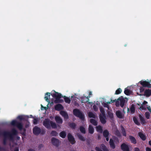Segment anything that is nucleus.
I'll list each match as a JSON object with an SVG mask.
<instances>
[{
    "instance_id": "nucleus-21",
    "label": "nucleus",
    "mask_w": 151,
    "mask_h": 151,
    "mask_svg": "<svg viewBox=\"0 0 151 151\" xmlns=\"http://www.w3.org/2000/svg\"><path fill=\"white\" fill-rule=\"evenodd\" d=\"M55 120L58 123L62 124L63 122V120L59 116H56L55 118Z\"/></svg>"
},
{
    "instance_id": "nucleus-36",
    "label": "nucleus",
    "mask_w": 151,
    "mask_h": 151,
    "mask_svg": "<svg viewBox=\"0 0 151 151\" xmlns=\"http://www.w3.org/2000/svg\"><path fill=\"white\" fill-rule=\"evenodd\" d=\"M101 147L103 151H109V150L104 144H101Z\"/></svg>"
},
{
    "instance_id": "nucleus-19",
    "label": "nucleus",
    "mask_w": 151,
    "mask_h": 151,
    "mask_svg": "<svg viewBox=\"0 0 151 151\" xmlns=\"http://www.w3.org/2000/svg\"><path fill=\"white\" fill-rule=\"evenodd\" d=\"M50 93L47 92L45 94V100L49 103H50V100L49 99H50Z\"/></svg>"
},
{
    "instance_id": "nucleus-8",
    "label": "nucleus",
    "mask_w": 151,
    "mask_h": 151,
    "mask_svg": "<svg viewBox=\"0 0 151 151\" xmlns=\"http://www.w3.org/2000/svg\"><path fill=\"white\" fill-rule=\"evenodd\" d=\"M139 83L143 87H147L149 88L151 87V84L149 82L141 81Z\"/></svg>"
},
{
    "instance_id": "nucleus-25",
    "label": "nucleus",
    "mask_w": 151,
    "mask_h": 151,
    "mask_svg": "<svg viewBox=\"0 0 151 151\" xmlns=\"http://www.w3.org/2000/svg\"><path fill=\"white\" fill-rule=\"evenodd\" d=\"M88 132H89L91 134H93L94 132V128L91 125H89L88 127Z\"/></svg>"
},
{
    "instance_id": "nucleus-53",
    "label": "nucleus",
    "mask_w": 151,
    "mask_h": 151,
    "mask_svg": "<svg viewBox=\"0 0 151 151\" xmlns=\"http://www.w3.org/2000/svg\"><path fill=\"white\" fill-rule=\"evenodd\" d=\"M46 131L45 130H41V134H45Z\"/></svg>"
},
{
    "instance_id": "nucleus-43",
    "label": "nucleus",
    "mask_w": 151,
    "mask_h": 151,
    "mask_svg": "<svg viewBox=\"0 0 151 151\" xmlns=\"http://www.w3.org/2000/svg\"><path fill=\"white\" fill-rule=\"evenodd\" d=\"M115 134L116 136H117L118 137H120L121 136V134L119 131L117 129H116L115 130Z\"/></svg>"
},
{
    "instance_id": "nucleus-16",
    "label": "nucleus",
    "mask_w": 151,
    "mask_h": 151,
    "mask_svg": "<svg viewBox=\"0 0 151 151\" xmlns=\"http://www.w3.org/2000/svg\"><path fill=\"white\" fill-rule=\"evenodd\" d=\"M129 137L132 143L135 144L137 143V140L134 137L129 135Z\"/></svg>"
},
{
    "instance_id": "nucleus-49",
    "label": "nucleus",
    "mask_w": 151,
    "mask_h": 151,
    "mask_svg": "<svg viewBox=\"0 0 151 151\" xmlns=\"http://www.w3.org/2000/svg\"><path fill=\"white\" fill-rule=\"evenodd\" d=\"M17 118L20 120H24L25 119V118L22 116H18Z\"/></svg>"
},
{
    "instance_id": "nucleus-34",
    "label": "nucleus",
    "mask_w": 151,
    "mask_h": 151,
    "mask_svg": "<svg viewBox=\"0 0 151 151\" xmlns=\"http://www.w3.org/2000/svg\"><path fill=\"white\" fill-rule=\"evenodd\" d=\"M65 101V103L70 104V98L68 97L65 96H64L63 97Z\"/></svg>"
},
{
    "instance_id": "nucleus-51",
    "label": "nucleus",
    "mask_w": 151,
    "mask_h": 151,
    "mask_svg": "<svg viewBox=\"0 0 151 151\" xmlns=\"http://www.w3.org/2000/svg\"><path fill=\"white\" fill-rule=\"evenodd\" d=\"M38 120L37 118H35L33 120V123L34 124H37Z\"/></svg>"
},
{
    "instance_id": "nucleus-29",
    "label": "nucleus",
    "mask_w": 151,
    "mask_h": 151,
    "mask_svg": "<svg viewBox=\"0 0 151 151\" xmlns=\"http://www.w3.org/2000/svg\"><path fill=\"white\" fill-rule=\"evenodd\" d=\"M116 114L117 117L121 119L123 118L122 114L120 111H117L116 112Z\"/></svg>"
},
{
    "instance_id": "nucleus-63",
    "label": "nucleus",
    "mask_w": 151,
    "mask_h": 151,
    "mask_svg": "<svg viewBox=\"0 0 151 151\" xmlns=\"http://www.w3.org/2000/svg\"><path fill=\"white\" fill-rule=\"evenodd\" d=\"M101 137H100V135H98V138H97V139H101Z\"/></svg>"
},
{
    "instance_id": "nucleus-26",
    "label": "nucleus",
    "mask_w": 151,
    "mask_h": 151,
    "mask_svg": "<svg viewBox=\"0 0 151 151\" xmlns=\"http://www.w3.org/2000/svg\"><path fill=\"white\" fill-rule=\"evenodd\" d=\"M102 133L104 137H106L109 136V132L107 129L104 130Z\"/></svg>"
},
{
    "instance_id": "nucleus-39",
    "label": "nucleus",
    "mask_w": 151,
    "mask_h": 151,
    "mask_svg": "<svg viewBox=\"0 0 151 151\" xmlns=\"http://www.w3.org/2000/svg\"><path fill=\"white\" fill-rule=\"evenodd\" d=\"M130 111L132 113H134L135 111V107L133 104L132 105L130 108Z\"/></svg>"
},
{
    "instance_id": "nucleus-52",
    "label": "nucleus",
    "mask_w": 151,
    "mask_h": 151,
    "mask_svg": "<svg viewBox=\"0 0 151 151\" xmlns=\"http://www.w3.org/2000/svg\"><path fill=\"white\" fill-rule=\"evenodd\" d=\"M41 109L42 110H43L45 109V110H47L48 109V107H44L42 105H41Z\"/></svg>"
},
{
    "instance_id": "nucleus-20",
    "label": "nucleus",
    "mask_w": 151,
    "mask_h": 151,
    "mask_svg": "<svg viewBox=\"0 0 151 151\" xmlns=\"http://www.w3.org/2000/svg\"><path fill=\"white\" fill-rule=\"evenodd\" d=\"M118 100L120 101V106L122 107H123L125 102V100L123 98H120L119 97L118 99Z\"/></svg>"
},
{
    "instance_id": "nucleus-22",
    "label": "nucleus",
    "mask_w": 151,
    "mask_h": 151,
    "mask_svg": "<svg viewBox=\"0 0 151 151\" xmlns=\"http://www.w3.org/2000/svg\"><path fill=\"white\" fill-rule=\"evenodd\" d=\"M76 135L78 137L80 140L83 141H85L86 140L85 138L83 137L81 134L79 133H77L76 134Z\"/></svg>"
},
{
    "instance_id": "nucleus-15",
    "label": "nucleus",
    "mask_w": 151,
    "mask_h": 151,
    "mask_svg": "<svg viewBox=\"0 0 151 151\" xmlns=\"http://www.w3.org/2000/svg\"><path fill=\"white\" fill-rule=\"evenodd\" d=\"M60 114L65 119H67L69 118L68 115L67 113L64 111H61L60 112Z\"/></svg>"
},
{
    "instance_id": "nucleus-64",
    "label": "nucleus",
    "mask_w": 151,
    "mask_h": 151,
    "mask_svg": "<svg viewBox=\"0 0 151 151\" xmlns=\"http://www.w3.org/2000/svg\"><path fill=\"white\" fill-rule=\"evenodd\" d=\"M28 151H35L33 149H30L28 150Z\"/></svg>"
},
{
    "instance_id": "nucleus-50",
    "label": "nucleus",
    "mask_w": 151,
    "mask_h": 151,
    "mask_svg": "<svg viewBox=\"0 0 151 151\" xmlns=\"http://www.w3.org/2000/svg\"><path fill=\"white\" fill-rule=\"evenodd\" d=\"M108 104H109V103H108V102H107L106 103H104L103 105L104 107L107 108H108V109H109V106L108 105Z\"/></svg>"
},
{
    "instance_id": "nucleus-56",
    "label": "nucleus",
    "mask_w": 151,
    "mask_h": 151,
    "mask_svg": "<svg viewBox=\"0 0 151 151\" xmlns=\"http://www.w3.org/2000/svg\"><path fill=\"white\" fill-rule=\"evenodd\" d=\"M43 146H44V145L43 144H40L38 146V148H39V149H40L41 148H42V147H43Z\"/></svg>"
},
{
    "instance_id": "nucleus-12",
    "label": "nucleus",
    "mask_w": 151,
    "mask_h": 151,
    "mask_svg": "<svg viewBox=\"0 0 151 151\" xmlns=\"http://www.w3.org/2000/svg\"><path fill=\"white\" fill-rule=\"evenodd\" d=\"M106 115H99L100 120L101 123L103 124H104L106 123Z\"/></svg>"
},
{
    "instance_id": "nucleus-41",
    "label": "nucleus",
    "mask_w": 151,
    "mask_h": 151,
    "mask_svg": "<svg viewBox=\"0 0 151 151\" xmlns=\"http://www.w3.org/2000/svg\"><path fill=\"white\" fill-rule=\"evenodd\" d=\"M100 111L102 114H100V115H106L104 110L103 108L101 107L100 108Z\"/></svg>"
},
{
    "instance_id": "nucleus-59",
    "label": "nucleus",
    "mask_w": 151,
    "mask_h": 151,
    "mask_svg": "<svg viewBox=\"0 0 151 151\" xmlns=\"http://www.w3.org/2000/svg\"><path fill=\"white\" fill-rule=\"evenodd\" d=\"M14 151H19V149L17 147H16L14 149Z\"/></svg>"
},
{
    "instance_id": "nucleus-5",
    "label": "nucleus",
    "mask_w": 151,
    "mask_h": 151,
    "mask_svg": "<svg viewBox=\"0 0 151 151\" xmlns=\"http://www.w3.org/2000/svg\"><path fill=\"white\" fill-rule=\"evenodd\" d=\"M67 137L68 140L73 145L75 143L76 141L74 138L70 133L68 134Z\"/></svg>"
},
{
    "instance_id": "nucleus-31",
    "label": "nucleus",
    "mask_w": 151,
    "mask_h": 151,
    "mask_svg": "<svg viewBox=\"0 0 151 151\" xmlns=\"http://www.w3.org/2000/svg\"><path fill=\"white\" fill-rule=\"evenodd\" d=\"M79 130L83 134H85L86 133L85 128L82 126H81L79 127Z\"/></svg>"
},
{
    "instance_id": "nucleus-10",
    "label": "nucleus",
    "mask_w": 151,
    "mask_h": 151,
    "mask_svg": "<svg viewBox=\"0 0 151 151\" xmlns=\"http://www.w3.org/2000/svg\"><path fill=\"white\" fill-rule=\"evenodd\" d=\"M121 147L123 151H130L128 145L125 143H123L121 145Z\"/></svg>"
},
{
    "instance_id": "nucleus-24",
    "label": "nucleus",
    "mask_w": 151,
    "mask_h": 151,
    "mask_svg": "<svg viewBox=\"0 0 151 151\" xmlns=\"http://www.w3.org/2000/svg\"><path fill=\"white\" fill-rule=\"evenodd\" d=\"M133 121L134 123L138 126L140 125V123L139 122L137 118L135 116L133 117Z\"/></svg>"
},
{
    "instance_id": "nucleus-45",
    "label": "nucleus",
    "mask_w": 151,
    "mask_h": 151,
    "mask_svg": "<svg viewBox=\"0 0 151 151\" xmlns=\"http://www.w3.org/2000/svg\"><path fill=\"white\" fill-rule=\"evenodd\" d=\"M122 92V90L120 88H118L117 89L115 92V94L118 95L120 94Z\"/></svg>"
},
{
    "instance_id": "nucleus-11",
    "label": "nucleus",
    "mask_w": 151,
    "mask_h": 151,
    "mask_svg": "<svg viewBox=\"0 0 151 151\" xmlns=\"http://www.w3.org/2000/svg\"><path fill=\"white\" fill-rule=\"evenodd\" d=\"M138 116L141 123L142 124H144L147 123L145 119L144 118L143 115L142 114H139Z\"/></svg>"
},
{
    "instance_id": "nucleus-46",
    "label": "nucleus",
    "mask_w": 151,
    "mask_h": 151,
    "mask_svg": "<svg viewBox=\"0 0 151 151\" xmlns=\"http://www.w3.org/2000/svg\"><path fill=\"white\" fill-rule=\"evenodd\" d=\"M145 115L147 119H149L150 118V114L149 112H146L145 113Z\"/></svg>"
},
{
    "instance_id": "nucleus-58",
    "label": "nucleus",
    "mask_w": 151,
    "mask_h": 151,
    "mask_svg": "<svg viewBox=\"0 0 151 151\" xmlns=\"http://www.w3.org/2000/svg\"><path fill=\"white\" fill-rule=\"evenodd\" d=\"M146 151H151V148L149 147H147L146 149Z\"/></svg>"
},
{
    "instance_id": "nucleus-1",
    "label": "nucleus",
    "mask_w": 151,
    "mask_h": 151,
    "mask_svg": "<svg viewBox=\"0 0 151 151\" xmlns=\"http://www.w3.org/2000/svg\"><path fill=\"white\" fill-rule=\"evenodd\" d=\"M2 135L4 138L3 140V143L4 145H6L7 139H9L11 140L13 139L14 137L9 132L4 131L2 132Z\"/></svg>"
},
{
    "instance_id": "nucleus-47",
    "label": "nucleus",
    "mask_w": 151,
    "mask_h": 151,
    "mask_svg": "<svg viewBox=\"0 0 151 151\" xmlns=\"http://www.w3.org/2000/svg\"><path fill=\"white\" fill-rule=\"evenodd\" d=\"M64 101L62 99H59L58 100H55L54 101V102L56 103H61L63 102Z\"/></svg>"
},
{
    "instance_id": "nucleus-48",
    "label": "nucleus",
    "mask_w": 151,
    "mask_h": 151,
    "mask_svg": "<svg viewBox=\"0 0 151 151\" xmlns=\"http://www.w3.org/2000/svg\"><path fill=\"white\" fill-rule=\"evenodd\" d=\"M119 100H118V99L116 100L115 102V105L117 107H118L119 106Z\"/></svg>"
},
{
    "instance_id": "nucleus-35",
    "label": "nucleus",
    "mask_w": 151,
    "mask_h": 151,
    "mask_svg": "<svg viewBox=\"0 0 151 151\" xmlns=\"http://www.w3.org/2000/svg\"><path fill=\"white\" fill-rule=\"evenodd\" d=\"M124 93L127 95H129L132 92L130 90L126 88L124 91Z\"/></svg>"
},
{
    "instance_id": "nucleus-61",
    "label": "nucleus",
    "mask_w": 151,
    "mask_h": 151,
    "mask_svg": "<svg viewBox=\"0 0 151 151\" xmlns=\"http://www.w3.org/2000/svg\"><path fill=\"white\" fill-rule=\"evenodd\" d=\"M147 102L145 101H144L143 103V104H147Z\"/></svg>"
},
{
    "instance_id": "nucleus-44",
    "label": "nucleus",
    "mask_w": 151,
    "mask_h": 151,
    "mask_svg": "<svg viewBox=\"0 0 151 151\" xmlns=\"http://www.w3.org/2000/svg\"><path fill=\"white\" fill-rule=\"evenodd\" d=\"M107 114L108 116L109 117L110 119H111L113 117V113L110 112V111H108L107 112Z\"/></svg>"
},
{
    "instance_id": "nucleus-62",
    "label": "nucleus",
    "mask_w": 151,
    "mask_h": 151,
    "mask_svg": "<svg viewBox=\"0 0 151 151\" xmlns=\"http://www.w3.org/2000/svg\"><path fill=\"white\" fill-rule=\"evenodd\" d=\"M106 139V140L107 141H108L109 140V136L106 137H105Z\"/></svg>"
},
{
    "instance_id": "nucleus-54",
    "label": "nucleus",
    "mask_w": 151,
    "mask_h": 151,
    "mask_svg": "<svg viewBox=\"0 0 151 151\" xmlns=\"http://www.w3.org/2000/svg\"><path fill=\"white\" fill-rule=\"evenodd\" d=\"M116 99L115 100H112L111 99V101L109 102H108V103H109V104H111L112 103L116 101Z\"/></svg>"
},
{
    "instance_id": "nucleus-23",
    "label": "nucleus",
    "mask_w": 151,
    "mask_h": 151,
    "mask_svg": "<svg viewBox=\"0 0 151 151\" xmlns=\"http://www.w3.org/2000/svg\"><path fill=\"white\" fill-rule=\"evenodd\" d=\"M96 130L97 132L100 133H102L103 132L102 127L100 125H99L96 127Z\"/></svg>"
},
{
    "instance_id": "nucleus-13",
    "label": "nucleus",
    "mask_w": 151,
    "mask_h": 151,
    "mask_svg": "<svg viewBox=\"0 0 151 151\" xmlns=\"http://www.w3.org/2000/svg\"><path fill=\"white\" fill-rule=\"evenodd\" d=\"M55 109L56 111H59L63 109V107L62 104H58L55 106Z\"/></svg>"
},
{
    "instance_id": "nucleus-14",
    "label": "nucleus",
    "mask_w": 151,
    "mask_h": 151,
    "mask_svg": "<svg viewBox=\"0 0 151 151\" xmlns=\"http://www.w3.org/2000/svg\"><path fill=\"white\" fill-rule=\"evenodd\" d=\"M109 143L110 147L111 148L114 149L115 148V145L114 143V142L113 140L111 138L110 139Z\"/></svg>"
},
{
    "instance_id": "nucleus-2",
    "label": "nucleus",
    "mask_w": 151,
    "mask_h": 151,
    "mask_svg": "<svg viewBox=\"0 0 151 151\" xmlns=\"http://www.w3.org/2000/svg\"><path fill=\"white\" fill-rule=\"evenodd\" d=\"M73 114L76 116L78 117L80 119L82 120H84L85 119V116L83 114L82 112L79 109H75L73 110Z\"/></svg>"
},
{
    "instance_id": "nucleus-37",
    "label": "nucleus",
    "mask_w": 151,
    "mask_h": 151,
    "mask_svg": "<svg viewBox=\"0 0 151 151\" xmlns=\"http://www.w3.org/2000/svg\"><path fill=\"white\" fill-rule=\"evenodd\" d=\"M88 116L90 118H95L96 116L94 114L91 112H89L88 114Z\"/></svg>"
},
{
    "instance_id": "nucleus-18",
    "label": "nucleus",
    "mask_w": 151,
    "mask_h": 151,
    "mask_svg": "<svg viewBox=\"0 0 151 151\" xmlns=\"http://www.w3.org/2000/svg\"><path fill=\"white\" fill-rule=\"evenodd\" d=\"M144 96L148 97L151 95V90L149 89H146L144 92Z\"/></svg>"
},
{
    "instance_id": "nucleus-38",
    "label": "nucleus",
    "mask_w": 151,
    "mask_h": 151,
    "mask_svg": "<svg viewBox=\"0 0 151 151\" xmlns=\"http://www.w3.org/2000/svg\"><path fill=\"white\" fill-rule=\"evenodd\" d=\"M11 134H12L13 136V135H16L17 134V131L15 129H13L12 130V132L10 133Z\"/></svg>"
},
{
    "instance_id": "nucleus-30",
    "label": "nucleus",
    "mask_w": 151,
    "mask_h": 151,
    "mask_svg": "<svg viewBox=\"0 0 151 151\" xmlns=\"http://www.w3.org/2000/svg\"><path fill=\"white\" fill-rule=\"evenodd\" d=\"M121 129L122 131V133L124 137H126L127 135L126 132L125 128L123 127V126H121Z\"/></svg>"
},
{
    "instance_id": "nucleus-40",
    "label": "nucleus",
    "mask_w": 151,
    "mask_h": 151,
    "mask_svg": "<svg viewBox=\"0 0 151 151\" xmlns=\"http://www.w3.org/2000/svg\"><path fill=\"white\" fill-rule=\"evenodd\" d=\"M50 126L52 127V128L55 129L57 128L56 124L52 121H51Z\"/></svg>"
},
{
    "instance_id": "nucleus-7",
    "label": "nucleus",
    "mask_w": 151,
    "mask_h": 151,
    "mask_svg": "<svg viewBox=\"0 0 151 151\" xmlns=\"http://www.w3.org/2000/svg\"><path fill=\"white\" fill-rule=\"evenodd\" d=\"M54 93H52L51 94L52 96L55 99V100H58L60 99L62 97V95L60 93L56 92L54 91Z\"/></svg>"
},
{
    "instance_id": "nucleus-42",
    "label": "nucleus",
    "mask_w": 151,
    "mask_h": 151,
    "mask_svg": "<svg viewBox=\"0 0 151 151\" xmlns=\"http://www.w3.org/2000/svg\"><path fill=\"white\" fill-rule=\"evenodd\" d=\"M52 136H56L58 135V133L57 132L55 131H52L50 133Z\"/></svg>"
},
{
    "instance_id": "nucleus-6",
    "label": "nucleus",
    "mask_w": 151,
    "mask_h": 151,
    "mask_svg": "<svg viewBox=\"0 0 151 151\" xmlns=\"http://www.w3.org/2000/svg\"><path fill=\"white\" fill-rule=\"evenodd\" d=\"M51 142L52 144L54 145L56 147H58L59 145L60 142L57 139L53 137L51 139Z\"/></svg>"
},
{
    "instance_id": "nucleus-55",
    "label": "nucleus",
    "mask_w": 151,
    "mask_h": 151,
    "mask_svg": "<svg viewBox=\"0 0 151 151\" xmlns=\"http://www.w3.org/2000/svg\"><path fill=\"white\" fill-rule=\"evenodd\" d=\"M144 90V88L143 87H141L140 88V92H142Z\"/></svg>"
},
{
    "instance_id": "nucleus-60",
    "label": "nucleus",
    "mask_w": 151,
    "mask_h": 151,
    "mask_svg": "<svg viewBox=\"0 0 151 151\" xmlns=\"http://www.w3.org/2000/svg\"><path fill=\"white\" fill-rule=\"evenodd\" d=\"M93 107L95 110H96V109H97V106L96 105H94L93 106Z\"/></svg>"
},
{
    "instance_id": "nucleus-57",
    "label": "nucleus",
    "mask_w": 151,
    "mask_h": 151,
    "mask_svg": "<svg viewBox=\"0 0 151 151\" xmlns=\"http://www.w3.org/2000/svg\"><path fill=\"white\" fill-rule=\"evenodd\" d=\"M134 151H140L138 147H135Z\"/></svg>"
},
{
    "instance_id": "nucleus-17",
    "label": "nucleus",
    "mask_w": 151,
    "mask_h": 151,
    "mask_svg": "<svg viewBox=\"0 0 151 151\" xmlns=\"http://www.w3.org/2000/svg\"><path fill=\"white\" fill-rule=\"evenodd\" d=\"M138 134L139 137L142 140L145 141L146 139V135L142 133L139 132Z\"/></svg>"
},
{
    "instance_id": "nucleus-9",
    "label": "nucleus",
    "mask_w": 151,
    "mask_h": 151,
    "mask_svg": "<svg viewBox=\"0 0 151 151\" xmlns=\"http://www.w3.org/2000/svg\"><path fill=\"white\" fill-rule=\"evenodd\" d=\"M33 132L35 135H38L41 132V129L39 127L35 126L33 129Z\"/></svg>"
},
{
    "instance_id": "nucleus-27",
    "label": "nucleus",
    "mask_w": 151,
    "mask_h": 151,
    "mask_svg": "<svg viewBox=\"0 0 151 151\" xmlns=\"http://www.w3.org/2000/svg\"><path fill=\"white\" fill-rule=\"evenodd\" d=\"M59 135L62 138H65L66 135V132L65 131H62L60 133Z\"/></svg>"
},
{
    "instance_id": "nucleus-32",
    "label": "nucleus",
    "mask_w": 151,
    "mask_h": 151,
    "mask_svg": "<svg viewBox=\"0 0 151 151\" xmlns=\"http://www.w3.org/2000/svg\"><path fill=\"white\" fill-rule=\"evenodd\" d=\"M69 126L73 129H74L76 127V125L74 122H71L69 124Z\"/></svg>"
},
{
    "instance_id": "nucleus-33",
    "label": "nucleus",
    "mask_w": 151,
    "mask_h": 151,
    "mask_svg": "<svg viewBox=\"0 0 151 151\" xmlns=\"http://www.w3.org/2000/svg\"><path fill=\"white\" fill-rule=\"evenodd\" d=\"M90 122L94 126H97L98 124L97 122L94 119H91L90 120Z\"/></svg>"
},
{
    "instance_id": "nucleus-4",
    "label": "nucleus",
    "mask_w": 151,
    "mask_h": 151,
    "mask_svg": "<svg viewBox=\"0 0 151 151\" xmlns=\"http://www.w3.org/2000/svg\"><path fill=\"white\" fill-rule=\"evenodd\" d=\"M51 121L48 119H46L43 122V125L47 128L50 129L51 128Z\"/></svg>"
},
{
    "instance_id": "nucleus-3",
    "label": "nucleus",
    "mask_w": 151,
    "mask_h": 151,
    "mask_svg": "<svg viewBox=\"0 0 151 151\" xmlns=\"http://www.w3.org/2000/svg\"><path fill=\"white\" fill-rule=\"evenodd\" d=\"M11 124L13 126L17 127L20 130H22L23 128V125L22 124L15 120H13L11 123Z\"/></svg>"
},
{
    "instance_id": "nucleus-28",
    "label": "nucleus",
    "mask_w": 151,
    "mask_h": 151,
    "mask_svg": "<svg viewBox=\"0 0 151 151\" xmlns=\"http://www.w3.org/2000/svg\"><path fill=\"white\" fill-rule=\"evenodd\" d=\"M81 102L82 103L87 102L89 100V99L88 98V97H86L85 96L81 97Z\"/></svg>"
}]
</instances>
